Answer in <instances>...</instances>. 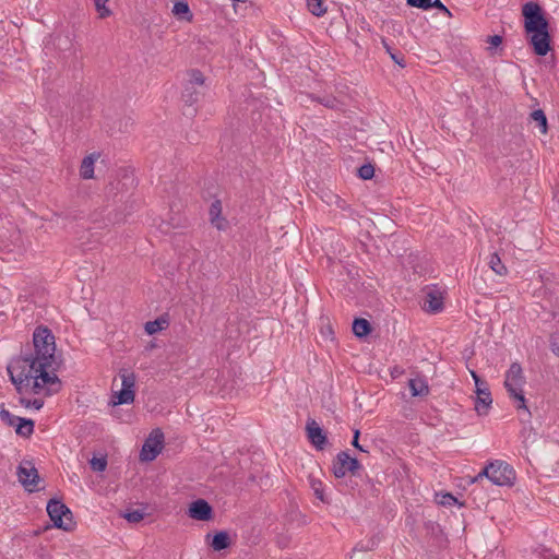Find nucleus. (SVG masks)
Segmentation results:
<instances>
[{"label":"nucleus","instance_id":"1","mask_svg":"<svg viewBox=\"0 0 559 559\" xmlns=\"http://www.w3.org/2000/svg\"><path fill=\"white\" fill-rule=\"evenodd\" d=\"M34 353L14 359L8 372L16 391L22 393L29 386L36 395L49 396L58 393L61 381L55 371V335L48 328L38 326L33 333Z\"/></svg>","mask_w":559,"mask_h":559},{"label":"nucleus","instance_id":"2","mask_svg":"<svg viewBox=\"0 0 559 559\" xmlns=\"http://www.w3.org/2000/svg\"><path fill=\"white\" fill-rule=\"evenodd\" d=\"M525 29L532 33L531 44L538 56H546L550 49L548 22L542 13V8L535 2H527L522 8Z\"/></svg>","mask_w":559,"mask_h":559},{"label":"nucleus","instance_id":"3","mask_svg":"<svg viewBox=\"0 0 559 559\" xmlns=\"http://www.w3.org/2000/svg\"><path fill=\"white\" fill-rule=\"evenodd\" d=\"M524 384L525 377L523 374V369L520 364L513 362L506 373L504 386L509 392L510 396L518 402L516 408L523 409L527 414H530L523 393Z\"/></svg>","mask_w":559,"mask_h":559},{"label":"nucleus","instance_id":"4","mask_svg":"<svg viewBox=\"0 0 559 559\" xmlns=\"http://www.w3.org/2000/svg\"><path fill=\"white\" fill-rule=\"evenodd\" d=\"M481 477H487L492 484L497 486H512L515 480V472L513 467L504 461L497 460L489 463L475 477V480H478Z\"/></svg>","mask_w":559,"mask_h":559},{"label":"nucleus","instance_id":"5","mask_svg":"<svg viewBox=\"0 0 559 559\" xmlns=\"http://www.w3.org/2000/svg\"><path fill=\"white\" fill-rule=\"evenodd\" d=\"M47 512L56 527L63 531H71L74 527L72 512L61 501L51 499L47 504Z\"/></svg>","mask_w":559,"mask_h":559},{"label":"nucleus","instance_id":"6","mask_svg":"<svg viewBox=\"0 0 559 559\" xmlns=\"http://www.w3.org/2000/svg\"><path fill=\"white\" fill-rule=\"evenodd\" d=\"M121 389L112 395V404H130L134 401L135 374L123 370L120 372Z\"/></svg>","mask_w":559,"mask_h":559},{"label":"nucleus","instance_id":"7","mask_svg":"<svg viewBox=\"0 0 559 559\" xmlns=\"http://www.w3.org/2000/svg\"><path fill=\"white\" fill-rule=\"evenodd\" d=\"M164 443V433L160 429H154L145 440L141 453V461H153L160 453Z\"/></svg>","mask_w":559,"mask_h":559},{"label":"nucleus","instance_id":"8","mask_svg":"<svg viewBox=\"0 0 559 559\" xmlns=\"http://www.w3.org/2000/svg\"><path fill=\"white\" fill-rule=\"evenodd\" d=\"M360 467L357 459L352 457L347 452H340L333 462V474L336 478H342L346 474L355 472Z\"/></svg>","mask_w":559,"mask_h":559},{"label":"nucleus","instance_id":"9","mask_svg":"<svg viewBox=\"0 0 559 559\" xmlns=\"http://www.w3.org/2000/svg\"><path fill=\"white\" fill-rule=\"evenodd\" d=\"M17 477L21 484L28 490L34 491L39 481L37 469L31 462H23L17 469Z\"/></svg>","mask_w":559,"mask_h":559},{"label":"nucleus","instance_id":"10","mask_svg":"<svg viewBox=\"0 0 559 559\" xmlns=\"http://www.w3.org/2000/svg\"><path fill=\"white\" fill-rule=\"evenodd\" d=\"M188 515L197 521H210L213 518V509L206 500L198 499L190 503Z\"/></svg>","mask_w":559,"mask_h":559},{"label":"nucleus","instance_id":"11","mask_svg":"<svg viewBox=\"0 0 559 559\" xmlns=\"http://www.w3.org/2000/svg\"><path fill=\"white\" fill-rule=\"evenodd\" d=\"M309 441L319 450H322L326 443V436L323 429L314 419H309L306 425Z\"/></svg>","mask_w":559,"mask_h":559},{"label":"nucleus","instance_id":"12","mask_svg":"<svg viewBox=\"0 0 559 559\" xmlns=\"http://www.w3.org/2000/svg\"><path fill=\"white\" fill-rule=\"evenodd\" d=\"M443 308V297L439 289L428 288L425 293L424 309L428 312H439Z\"/></svg>","mask_w":559,"mask_h":559},{"label":"nucleus","instance_id":"13","mask_svg":"<svg viewBox=\"0 0 559 559\" xmlns=\"http://www.w3.org/2000/svg\"><path fill=\"white\" fill-rule=\"evenodd\" d=\"M210 219L211 223L218 229L224 230L226 229L228 223L227 221L222 216V203L219 200H215L210 207Z\"/></svg>","mask_w":559,"mask_h":559},{"label":"nucleus","instance_id":"14","mask_svg":"<svg viewBox=\"0 0 559 559\" xmlns=\"http://www.w3.org/2000/svg\"><path fill=\"white\" fill-rule=\"evenodd\" d=\"M477 393V401L475 403V409L478 414H486L488 407L492 403L490 392L487 388H478L476 390Z\"/></svg>","mask_w":559,"mask_h":559},{"label":"nucleus","instance_id":"15","mask_svg":"<svg viewBox=\"0 0 559 559\" xmlns=\"http://www.w3.org/2000/svg\"><path fill=\"white\" fill-rule=\"evenodd\" d=\"M98 157L99 155L95 153L84 157L80 168V175L82 178L92 179L94 177V164Z\"/></svg>","mask_w":559,"mask_h":559},{"label":"nucleus","instance_id":"16","mask_svg":"<svg viewBox=\"0 0 559 559\" xmlns=\"http://www.w3.org/2000/svg\"><path fill=\"white\" fill-rule=\"evenodd\" d=\"M408 386L413 396H426L429 393L427 381L420 377L411 379Z\"/></svg>","mask_w":559,"mask_h":559},{"label":"nucleus","instance_id":"17","mask_svg":"<svg viewBox=\"0 0 559 559\" xmlns=\"http://www.w3.org/2000/svg\"><path fill=\"white\" fill-rule=\"evenodd\" d=\"M173 14L181 21L191 22L193 19V14L190 11V8L186 1H177L171 10Z\"/></svg>","mask_w":559,"mask_h":559},{"label":"nucleus","instance_id":"18","mask_svg":"<svg viewBox=\"0 0 559 559\" xmlns=\"http://www.w3.org/2000/svg\"><path fill=\"white\" fill-rule=\"evenodd\" d=\"M26 393L35 394L32 391L31 386L27 390L24 389L22 393L19 392V394L21 395L19 399L20 404L26 408L32 407L39 411L44 406V400L41 397L28 399L27 396H25Z\"/></svg>","mask_w":559,"mask_h":559},{"label":"nucleus","instance_id":"19","mask_svg":"<svg viewBox=\"0 0 559 559\" xmlns=\"http://www.w3.org/2000/svg\"><path fill=\"white\" fill-rule=\"evenodd\" d=\"M200 88L201 87L193 86V85H186L185 90L182 92L183 102L189 106H192L195 103H198L200 99V96L202 95V91Z\"/></svg>","mask_w":559,"mask_h":559},{"label":"nucleus","instance_id":"20","mask_svg":"<svg viewBox=\"0 0 559 559\" xmlns=\"http://www.w3.org/2000/svg\"><path fill=\"white\" fill-rule=\"evenodd\" d=\"M531 121L535 123L542 134L548 130L547 118L542 109H536L531 114Z\"/></svg>","mask_w":559,"mask_h":559},{"label":"nucleus","instance_id":"21","mask_svg":"<svg viewBox=\"0 0 559 559\" xmlns=\"http://www.w3.org/2000/svg\"><path fill=\"white\" fill-rule=\"evenodd\" d=\"M371 331V325L369 323V321H367L366 319H362V318H359V319H355L354 322H353V333L357 336V337H364V336H367Z\"/></svg>","mask_w":559,"mask_h":559},{"label":"nucleus","instance_id":"22","mask_svg":"<svg viewBox=\"0 0 559 559\" xmlns=\"http://www.w3.org/2000/svg\"><path fill=\"white\" fill-rule=\"evenodd\" d=\"M34 431V421L32 419L21 418L15 425V432L23 437H29Z\"/></svg>","mask_w":559,"mask_h":559},{"label":"nucleus","instance_id":"23","mask_svg":"<svg viewBox=\"0 0 559 559\" xmlns=\"http://www.w3.org/2000/svg\"><path fill=\"white\" fill-rule=\"evenodd\" d=\"M309 485L313 491V495L323 503H328V499L324 495V484L314 477H309Z\"/></svg>","mask_w":559,"mask_h":559},{"label":"nucleus","instance_id":"24","mask_svg":"<svg viewBox=\"0 0 559 559\" xmlns=\"http://www.w3.org/2000/svg\"><path fill=\"white\" fill-rule=\"evenodd\" d=\"M229 544L228 534L226 532H218L214 535L211 546L215 551H219L226 549Z\"/></svg>","mask_w":559,"mask_h":559},{"label":"nucleus","instance_id":"25","mask_svg":"<svg viewBox=\"0 0 559 559\" xmlns=\"http://www.w3.org/2000/svg\"><path fill=\"white\" fill-rule=\"evenodd\" d=\"M168 322L166 319H156L154 321H148L145 323V332L148 335H153L162 330H164L167 326Z\"/></svg>","mask_w":559,"mask_h":559},{"label":"nucleus","instance_id":"26","mask_svg":"<svg viewBox=\"0 0 559 559\" xmlns=\"http://www.w3.org/2000/svg\"><path fill=\"white\" fill-rule=\"evenodd\" d=\"M488 264L490 269L498 275H504L507 273V267L502 264L497 253H492L490 255Z\"/></svg>","mask_w":559,"mask_h":559},{"label":"nucleus","instance_id":"27","mask_svg":"<svg viewBox=\"0 0 559 559\" xmlns=\"http://www.w3.org/2000/svg\"><path fill=\"white\" fill-rule=\"evenodd\" d=\"M309 11L316 16H322L326 12L322 0H307Z\"/></svg>","mask_w":559,"mask_h":559},{"label":"nucleus","instance_id":"28","mask_svg":"<svg viewBox=\"0 0 559 559\" xmlns=\"http://www.w3.org/2000/svg\"><path fill=\"white\" fill-rule=\"evenodd\" d=\"M204 81L205 79L199 70H191L189 72V80L186 85L203 87Z\"/></svg>","mask_w":559,"mask_h":559},{"label":"nucleus","instance_id":"29","mask_svg":"<svg viewBox=\"0 0 559 559\" xmlns=\"http://www.w3.org/2000/svg\"><path fill=\"white\" fill-rule=\"evenodd\" d=\"M108 0H94L95 10L100 19H106L111 15V10L106 5Z\"/></svg>","mask_w":559,"mask_h":559},{"label":"nucleus","instance_id":"30","mask_svg":"<svg viewBox=\"0 0 559 559\" xmlns=\"http://www.w3.org/2000/svg\"><path fill=\"white\" fill-rule=\"evenodd\" d=\"M382 45L385 49V51L390 55L391 59L396 63L399 64L400 67L404 68L405 67V61H404V58L401 53H396L392 50L391 46L388 44V41L382 38Z\"/></svg>","mask_w":559,"mask_h":559},{"label":"nucleus","instance_id":"31","mask_svg":"<svg viewBox=\"0 0 559 559\" xmlns=\"http://www.w3.org/2000/svg\"><path fill=\"white\" fill-rule=\"evenodd\" d=\"M91 468L95 472H104L107 467V457L100 456V457H93L90 460Z\"/></svg>","mask_w":559,"mask_h":559},{"label":"nucleus","instance_id":"32","mask_svg":"<svg viewBox=\"0 0 559 559\" xmlns=\"http://www.w3.org/2000/svg\"><path fill=\"white\" fill-rule=\"evenodd\" d=\"M0 418L4 424H7L8 426H11V427L15 426L17 420L20 419L19 416H14L8 409H4V408L0 409Z\"/></svg>","mask_w":559,"mask_h":559},{"label":"nucleus","instance_id":"33","mask_svg":"<svg viewBox=\"0 0 559 559\" xmlns=\"http://www.w3.org/2000/svg\"><path fill=\"white\" fill-rule=\"evenodd\" d=\"M374 175V168L371 164H365L358 168V176L361 179H371Z\"/></svg>","mask_w":559,"mask_h":559},{"label":"nucleus","instance_id":"34","mask_svg":"<svg viewBox=\"0 0 559 559\" xmlns=\"http://www.w3.org/2000/svg\"><path fill=\"white\" fill-rule=\"evenodd\" d=\"M123 518L130 523H139L144 518V512L141 510H132L123 514Z\"/></svg>","mask_w":559,"mask_h":559},{"label":"nucleus","instance_id":"35","mask_svg":"<svg viewBox=\"0 0 559 559\" xmlns=\"http://www.w3.org/2000/svg\"><path fill=\"white\" fill-rule=\"evenodd\" d=\"M407 4L411 7L428 10L431 8V0H407Z\"/></svg>","mask_w":559,"mask_h":559},{"label":"nucleus","instance_id":"36","mask_svg":"<svg viewBox=\"0 0 559 559\" xmlns=\"http://www.w3.org/2000/svg\"><path fill=\"white\" fill-rule=\"evenodd\" d=\"M320 103L328 108H336L338 104L337 99L332 96H324L320 98Z\"/></svg>","mask_w":559,"mask_h":559},{"label":"nucleus","instance_id":"37","mask_svg":"<svg viewBox=\"0 0 559 559\" xmlns=\"http://www.w3.org/2000/svg\"><path fill=\"white\" fill-rule=\"evenodd\" d=\"M431 8H437L448 16H451L450 10L440 0L431 1Z\"/></svg>","mask_w":559,"mask_h":559},{"label":"nucleus","instance_id":"38","mask_svg":"<svg viewBox=\"0 0 559 559\" xmlns=\"http://www.w3.org/2000/svg\"><path fill=\"white\" fill-rule=\"evenodd\" d=\"M488 43L490 45L489 49L496 48L502 43V37L500 35L489 36Z\"/></svg>","mask_w":559,"mask_h":559},{"label":"nucleus","instance_id":"39","mask_svg":"<svg viewBox=\"0 0 559 559\" xmlns=\"http://www.w3.org/2000/svg\"><path fill=\"white\" fill-rule=\"evenodd\" d=\"M550 349L556 356L559 357V337L554 335L550 337Z\"/></svg>","mask_w":559,"mask_h":559},{"label":"nucleus","instance_id":"40","mask_svg":"<svg viewBox=\"0 0 559 559\" xmlns=\"http://www.w3.org/2000/svg\"><path fill=\"white\" fill-rule=\"evenodd\" d=\"M358 438H359V430H355L354 432V438H353V441H352V444L358 449L359 451H362L365 452L366 450L359 444L358 442Z\"/></svg>","mask_w":559,"mask_h":559},{"label":"nucleus","instance_id":"41","mask_svg":"<svg viewBox=\"0 0 559 559\" xmlns=\"http://www.w3.org/2000/svg\"><path fill=\"white\" fill-rule=\"evenodd\" d=\"M471 374H472V378L474 379L476 390H478V388H481L480 385H483L484 382L481 381V379L475 371H471Z\"/></svg>","mask_w":559,"mask_h":559},{"label":"nucleus","instance_id":"42","mask_svg":"<svg viewBox=\"0 0 559 559\" xmlns=\"http://www.w3.org/2000/svg\"><path fill=\"white\" fill-rule=\"evenodd\" d=\"M445 498L455 501V498L452 495H447Z\"/></svg>","mask_w":559,"mask_h":559}]
</instances>
